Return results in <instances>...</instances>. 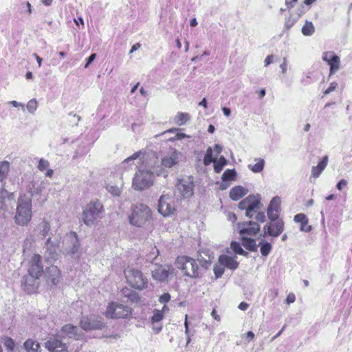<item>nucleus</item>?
Masks as SVG:
<instances>
[{
	"mask_svg": "<svg viewBox=\"0 0 352 352\" xmlns=\"http://www.w3.org/2000/svg\"><path fill=\"white\" fill-rule=\"evenodd\" d=\"M31 219L32 200L25 195H21L17 201L14 221L19 226H28Z\"/></svg>",
	"mask_w": 352,
	"mask_h": 352,
	"instance_id": "obj_1",
	"label": "nucleus"
},
{
	"mask_svg": "<svg viewBox=\"0 0 352 352\" xmlns=\"http://www.w3.org/2000/svg\"><path fill=\"white\" fill-rule=\"evenodd\" d=\"M151 218V209L145 204H137L131 207V214L129 216L131 224L142 227Z\"/></svg>",
	"mask_w": 352,
	"mask_h": 352,
	"instance_id": "obj_2",
	"label": "nucleus"
},
{
	"mask_svg": "<svg viewBox=\"0 0 352 352\" xmlns=\"http://www.w3.org/2000/svg\"><path fill=\"white\" fill-rule=\"evenodd\" d=\"M104 208L98 201H91L86 205L82 212V220L87 226H94L102 217Z\"/></svg>",
	"mask_w": 352,
	"mask_h": 352,
	"instance_id": "obj_3",
	"label": "nucleus"
},
{
	"mask_svg": "<svg viewBox=\"0 0 352 352\" xmlns=\"http://www.w3.org/2000/svg\"><path fill=\"white\" fill-rule=\"evenodd\" d=\"M176 266L181 270L186 276L196 278L199 275L197 261L188 256H178L176 260Z\"/></svg>",
	"mask_w": 352,
	"mask_h": 352,
	"instance_id": "obj_4",
	"label": "nucleus"
},
{
	"mask_svg": "<svg viewBox=\"0 0 352 352\" xmlns=\"http://www.w3.org/2000/svg\"><path fill=\"white\" fill-rule=\"evenodd\" d=\"M124 275L127 282L133 287L141 290L147 287L148 280L141 271L129 268L124 270Z\"/></svg>",
	"mask_w": 352,
	"mask_h": 352,
	"instance_id": "obj_5",
	"label": "nucleus"
},
{
	"mask_svg": "<svg viewBox=\"0 0 352 352\" xmlns=\"http://www.w3.org/2000/svg\"><path fill=\"white\" fill-rule=\"evenodd\" d=\"M154 175L148 170H139L133 179V187L135 190H142L153 185Z\"/></svg>",
	"mask_w": 352,
	"mask_h": 352,
	"instance_id": "obj_6",
	"label": "nucleus"
},
{
	"mask_svg": "<svg viewBox=\"0 0 352 352\" xmlns=\"http://www.w3.org/2000/svg\"><path fill=\"white\" fill-rule=\"evenodd\" d=\"M176 193L183 199H189L194 194V180L190 176H186L177 179L175 184Z\"/></svg>",
	"mask_w": 352,
	"mask_h": 352,
	"instance_id": "obj_7",
	"label": "nucleus"
},
{
	"mask_svg": "<svg viewBox=\"0 0 352 352\" xmlns=\"http://www.w3.org/2000/svg\"><path fill=\"white\" fill-rule=\"evenodd\" d=\"M104 314L108 318H125L131 314V309L126 305L113 302L109 305Z\"/></svg>",
	"mask_w": 352,
	"mask_h": 352,
	"instance_id": "obj_8",
	"label": "nucleus"
},
{
	"mask_svg": "<svg viewBox=\"0 0 352 352\" xmlns=\"http://www.w3.org/2000/svg\"><path fill=\"white\" fill-rule=\"evenodd\" d=\"M261 204V198L259 195H249L239 204V208L245 210V216L248 218H253L256 212V210Z\"/></svg>",
	"mask_w": 352,
	"mask_h": 352,
	"instance_id": "obj_9",
	"label": "nucleus"
},
{
	"mask_svg": "<svg viewBox=\"0 0 352 352\" xmlns=\"http://www.w3.org/2000/svg\"><path fill=\"white\" fill-rule=\"evenodd\" d=\"M64 243L65 253L74 258H78L80 254V243L76 234L71 232L67 234L64 240Z\"/></svg>",
	"mask_w": 352,
	"mask_h": 352,
	"instance_id": "obj_10",
	"label": "nucleus"
},
{
	"mask_svg": "<svg viewBox=\"0 0 352 352\" xmlns=\"http://www.w3.org/2000/svg\"><path fill=\"white\" fill-rule=\"evenodd\" d=\"M175 210L174 198L168 195H162L158 202V212L164 217L173 214Z\"/></svg>",
	"mask_w": 352,
	"mask_h": 352,
	"instance_id": "obj_11",
	"label": "nucleus"
},
{
	"mask_svg": "<svg viewBox=\"0 0 352 352\" xmlns=\"http://www.w3.org/2000/svg\"><path fill=\"white\" fill-rule=\"evenodd\" d=\"M80 327L85 331L102 329L105 324L101 317L91 316L90 317H82L80 322Z\"/></svg>",
	"mask_w": 352,
	"mask_h": 352,
	"instance_id": "obj_12",
	"label": "nucleus"
},
{
	"mask_svg": "<svg viewBox=\"0 0 352 352\" xmlns=\"http://www.w3.org/2000/svg\"><path fill=\"white\" fill-rule=\"evenodd\" d=\"M173 268L169 265H155L151 270L152 278L156 281L164 283L168 280Z\"/></svg>",
	"mask_w": 352,
	"mask_h": 352,
	"instance_id": "obj_13",
	"label": "nucleus"
},
{
	"mask_svg": "<svg viewBox=\"0 0 352 352\" xmlns=\"http://www.w3.org/2000/svg\"><path fill=\"white\" fill-rule=\"evenodd\" d=\"M284 230V222L283 220L272 221L263 227V236H278Z\"/></svg>",
	"mask_w": 352,
	"mask_h": 352,
	"instance_id": "obj_14",
	"label": "nucleus"
},
{
	"mask_svg": "<svg viewBox=\"0 0 352 352\" xmlns=\"http://www.w3.org/2000/svg\"><path fill=\"white\" fill-rule=\"evenodd\" d=\"M237 229L241 236H254L259 231L260 226L257 222L250 221L239 223Z\"/></svg>",
	"mask_w": 352,
	"mask_h": 352,
	"instance_id": "obj_15",
	"label": "nucleus"
},
{
	"mask_svg": "<svg viewBox=\"0 0 352 352\" xmlns=\"http://www.w3.org/2000/svg\"><path fill=\"white\" fill-rule=\"evenodd\" d=\"M14 204L13 193L2 190L0 192V210L3 212H10L13 208Z\"/></svg>",
	"mask_w": 352,
	"mask_h": 352,
	"instance_id": "obj_16",
	"label": "nucleus"
},
{
	"mask_svg": "<svg viewBox=\"0 0 352 352\" xmlns=\"http://www.w3.org/2000/svg\"><path fill=\"white\" fill-rule=\"evenodd\" d=\"M28 274L40 277L43 272L41 263V256L39 254H34L28 264Z\"/></svg>",
	"mask_w": 352,
	"mask_h": 352,
	"instance_id": "obj_17",
	"label": "nucleus"
},
{
	"mask_svg": "<svg viewBox=\"0 0 352 352\" xmlns=\"http://www.w3.org/2000/svg\"><path fill=\"white\" fill-rule=\"evenodd\" d=\"M322 60L330 66L329 75L334 74L340 68V60L333 52H325L322 54Z\"/></svg>",
	"mask_w": 352,
	"mask_h": 352,
	"instance_id": "obj_18",
	"label": "nucleus"
},
{
	"mask_svg": "<svg viewBox=\"0 0 352 352\" xmlns=\"http://www.w3.org/2000/svg\"><path fill=\"white\" fill-rule=\"evenodd\" d=\"M44 345L50 352H69L66 344L56 337L50 338Z\"/></svg>",
	"mask_w": 352,
	"mask_h": 352,
	"instance_id": "obj_19",
	"label": "nucleus"
},
{
	"mask_svg": "<svg viewBox=\"0 0 352 352\" xmlns=\"http://www.w3.org/2000/svg\"><path fill=\"white\" fill-rule=\"evenodd\" d=\"M45 257L47 262H52L58 258V245L57 243L52 241L51 237H49L45 243Z\"/></svg>",
	"mask_w": 352,
	"mask_h": 352,
	"instance_id": "obj_20",
	"label": "nucleus"
},
{
	"mask_svg": "<svg viewBox=\"0 0 352 352\" xmlns=\"http://www.w3.org/2000/svg\"><path fill=\"white\" fill-rule=\"evenodd\" d=\"M39 278L40 277L33 276L30 274L25 276L22 280V287H23V289L29 294L35 292L38 287V280Z\"/></svg>",
	"mask_w": 352,
	"mask_h": 352,
	"instance_id": "obj_21",
	"label": "nucleus"
},
{
	"mask_svg": "<svg viewBox=\"0 0 352 352\" xmlns=\"http://www.w3.org/2000/svg\"><path fill=\"white\" fill-rule=\"evenodd\" d=\"M45 276L47 283H51L53 285H56L60 280V271L56 265L48 267L45 272Z\"/></svg>",
	"mask_w": 352,
	"mask_h": 352,
	"instance_id": "obj_22",
	"label": "nucleus"
},
{
	"mask_svg": "<svg viewBox=\"0 0 352 352\" xmlns=\"http://www.w3.org/2000/svg\"><path fill=\"white\" fill-rule=\"evenodd\" d=\"M82 335L78 332L77 327L70 324L64 325L60 331V337L74 338L75 340H79Z\"/></svg>",
	"mask_w": 352,
	"mask_h": 352,
	"instance_id": "obj_23",
	"label": "nucleus"
},
{
	"mask_svg": "<svg viewBox=\"0 0 352 352\" xmlns=\"http://www.w3.org/2000/svg\"><path fill=\"white\" fill-rule=\"evenodd\" d=\"M179 153L175 149H171L170 152L162 158V165L165 168H171L179 162Z\"/></svg>",
	"mask_w": 352,
	"mask_h": 352,
	"instance_id": "obj_24",
	"label": "nucleus"
},
{
	"mask_svg": "<svg viewBox=\"0 0 352 352\" xmlns=\"http://www.w3.org/2000/svg\"><path fill=\"white\" fill-rule=\"evenodd\" d=\"M219 263L230 270H236L239 266V263L236 260V257L229 256L228 255H220L219 257Z\"/></svg>",
	"mask_w": 352,
	"mask_h": 352,
	"instance_id": "obj_25",
	"label": "nucleus"
},
{
	"mask_svg": "<svg viewBox=\"0 0 352 352\" xmlns=\"http://www.w3.org/2000/svg\"><path fill=\"white\" fill-rule=\"evenodd\" d=\"M329 158L328 156H324L322 160L316 166H313L311 169V176L317 178L318 177L322 172L325 169L328 164Z\"/></svg>",
	"mask_w": 352,
	"mask_h": 352,
	"instance_id": "obj_26",
	"label": "nucleus"
},
{
	"mask_svg": "<svg viewBox=\"0 0 352 352\" xmlns=\"http://www.w3.org/2000/svg\"><path fill=\"white\" fill-rule=\"evenodd\" d=\"M247 193V190L241 186H236L232 188L230 191V197L234 200L237 201L245 196Z\"/></svg>",
	"mask_w": 352,
	"mask_h": 352,
	"instance_id": "obj_27",
	"label": "nucleus"
},
{
	"mask_svg": "<svg viewBox=\"0 0 352 352\" xmlns=\"http://www.w3.org/2000/svg\"><path fill=\"white\" fill-rule=\"evenodd\" d=\"M23 348L27 352H41L40 344L33 339H28L23 343Z\"/></svg>",
	"mask_w": 352,
	"mask_h": 352,
	"instance_id": "obj_28",
	"label": "nucleus"
},
{
	"mask_svg": "<svg viewBox=\"0 0 352 352\" xmlns=\"http://www.w3.org/2000/svg\"><path fill=\"white\" fill-rule=\"evenodd\" d=\"M51 229L50 224L48 221L43 220L36 227V230L38 234L41 236L42 239L45 238Z\"/></svg>",
	"mask_w": 352,
	"mask_h": 352,
	"instance_id": "obj_29",
	"label": "nucleus"
},
{
	"mask_svg": "<svg viewBox=\"0 0 352 352\" xmlns=\"http://www.w3.org/2000/svg\"><path fill=\"white\" fill-rule=\"evenodd\" d=\"M49 167L50 162L47 160L43 158L39 160L37 168L41 172H44L46 170L45 175L46 177H51L54 174V170L51 168H49Z\"/></svg>",
	"mask_w": 352,
	"mask_h": 352,
	"instance_id": "obj_30",
	"label": "nucleus"
},
{
	"mask_svg": "<svg viewBox=\"0 0 352 352\" xmlns=\"http://www.w3.org/2000/svg\"><path fill=\"white\" fill-rule=\"evenodd\" d=\"M120 295L131 302H138L139 298L135 291L127 287H124L120 291Z\"/></svg>",
	"mask_w": 352,
	"mask_h": 352,
	"instance_id": "obj_31",
	"label": "nucleus"
},
{
	"mask_svg": "<svg viewBox=\"0 0 352 352\" xmlns=\"http://www.w3.org/2000/svg\"><path fill=\"white\" fill-rule=\"evenodd\" d=\"M254 164H248V168L254 173H258L263 171L265 166V160L262 158H255Z\"/></svg>",
	"mask_w": 352,
	"mask_h": 352,
	"instance_id": "obj_32",
	"label": "nucleus"
},
{
	"mask_svg": "<svg viewBox=\"0 0 352 352\" xmlns=\"http://www.w3.org/2000/svg\"><path fill=\"white\" fill-rule=\"evenodd\" d=\"M190 119V116L188 113L178 112L173 118L174 122L182 126L185 124Z\"/></svg>",
	"mask_w": 352,
	"mask_h": 352,
	"instance_id": "obj_33",
	"label": "nucleus"
},
{
	"mask_svg": "<svg viewBox=\"0 0 352 352\" xmlns=\"http://www.w3.org/2000/svg\"><path fill=\"white\" fill-rule=\"evenodd\" d=\"M243 246L250 251H255L256 248L255 240L247 237V236H241Z\"/></svg>",
	"mask_w": 352,
	"mask_h": 352,
	"instance_id": "obj_34",
	"label": "nucleus"
},
{
	"mask_svg": "<svg viewBox=\"0 0 352 352\" xmlns=\"http://www.w3.org/2000/svg\"><path fill=\"white\" fill-rule=\"evenodd\" d=\"M10 170V163L8 161L0 162V182H2L8 175Z\"/></svg>",
	"mask_w": 352,
	"mask_h": 352,
	"instance_id": "obj_35",
	"label": "nucleus"
},
{
	"mask_svg": "<svg viewBox=\"0 0 352 352\" xmlns=\"http://www.w3.org/2000/svg\"><path fill=\"white\" fill-rule=\"evenodd\" d=\"M259 245L261 246L260 251L262 256H267L269 255L272 248V245L269 242L262 240L259 243Z\"/></svg>",
	"mask_w": 352,
	"mask_h": 352,
	"instance_id": "obj_36",
	"label": "nucleus"
},
{
	"mask_svg": "<svg viewBox=\"0 0 352 352\" xmlns=\"http://www.w3.org/2000/svg\"><path fill=\"white\" fill-rule=\"evenodd\" d=\"M227 160L223 157L221 156L218 161L215 160V162H214V170L217 173H219L223 168L227 164Z\"/></svg>",
	"mask_w": 352,
	"mask_h": 352,
	"instance_id": "obj_37",
	"label": "nucleus"
},
{
	"mask_svg": "<svg viewBox=\"0 0 352 352\" xmlns=\"http://www.w3.org/2000/svg\"><path fill=\"white\" fill-rule=\"evenodd\" d=\"M314 26L310 21H306L302 28V33L305 36H311L314 33Z\"/></svg>",
	"mask_w": 352,
	"mask_h": 352,
	"instance_id": "obj_38",
	"label": "nucleus"
},
{
	"mask_svg": "<svg viewBox=\"0 0 352 352\" xmlns=\"http://www.w3.org/2000/svg\"><path fill=\"white\" fill-rule=\"evenodd\" d=\"M230 248L236 253L240 255L247 256L248 253L243 250L239 243L232 241L230 244Z\"/></svg>",
	"mask_w": 352,
	"mask_h": 352,
	"instance_id": "obj_39",
	"label": "nucleus"
},
{
	"mask_svg": "<svg viewBox=\"0 0 352 352\" xmlns=\"http://www.w3.org/2000/svg\"><path fill=\"white\" fill-rule=\"evenodd\" d=\"M236 175L234 169H227L222 175L221 179L223 182H229L233 180Z\"/></svg>",
	"mask_w": 352,
	"mask_h": 352,
	"instance_id": "obj_40",
	"label": "nucleus"
},
{
	"mask_svg": "<svg viewBox=\"0 0 352 352\" xmlns=\"http://www.w3.org/2000/svg\"><path fill=\"white\" fill-rule=\"evenodd\" d=\"M214 158H212V149L211 147H208L206 150V153L204 157V164L206 166L209 165L212 162H215Z\"/></svg>",
	"mask_w": 352,
	"mask_h": 352,
	"instance_id": "obj_41",
	"label": "nucleus"
},
{
	"mask_svg": "<svg viewBox=\"0 0 352 352\" xmlns=\"http://www.w3.org/2000/svg\"><path fill=\"white\" fill-rule=\"evenodd\" d=\"M280 204V199L279 197H274L270 201L268 208L269 209H273L274 210L279 211Z\"/></svg>",
	"mask_w": 352,
	"mask_h": 352,
	"instance_id": "obj_42",
	"label": "nucleus"
},
{
	"mask_svg": "<svg viewBox=\"0 0 352 352\" xmlns=\"http://www.w3.org/2000/svg\"><path fill=\"white\" fill-rule=\"evenodd\" d=\"M106 189L114 196H119L121 192V189L118 186L111 185L109 184L106 185Z\"/></svg>",
	"mask_w": 352,
	"mask_h": 352,
	"instance_id": "obj_43",
	"label": "nucleus"
},
{
	"mask_svg": "<svg viewBox=\"0 0 352 352\" xmlns=\"http://www.w3.org/2000/svg\"><path fill=\"white\" fill-rule=\"evenodd\" d=\"M267 214L270 221L282 220L281 219L278 218L279 211L267 208Z\"/></svg>",
	"mask_w": 352,
	"mask_h": 352,
	"instance_id": "obj_44",
	"label": "nucleus"
},
{
	"mask_svg": "<svg viewBox=\"0 0 352 352\" xmlns=\"http://www.w3.org/2000/svg\"><path fill=\"white\" fill-rule=\"evenodd\" d=\"M164 318V314L162 311L155 309L153 316L151 318L152 323H157L160 322Z\"/></svg>",
	"mask_w": 352,
	"mask_h": 352,
	"instance_id": "obj_45",
	"label": "nucleus"
},
{
	"mask_svg": "<svg viewBox=\"0 0 352 352\" xmlns=\"http://www.w3.org/2000/svg\"><path fill=\"white\" fill-rule=\"evenodd\" d=\"M141 155V151L136 152L133 153L130 157H127L122 162V165L125 166V164H131L132 162H134V160H137Z\"/></svg>",
	"mask_w": 352,
	"mask_h": 352,
	"instance_id": "obj_46",
	"label": "nucleus"
},
{
	"mask_svg": "<svg viewBox=\"0 0 352 352\" xmlns=\"http://www.w3.org/2000/svg\"><path fill=\"white\" fill-rule=\"evenodd\" d=\"M33 243L34 240L32 238H27L25 239L23 244V250L24 254L30 251V248Z\"/></svg>",
	"mask_w": 352,
	"mask_h": 352,
	"instance_id": "obj_47",
	"label": "nucleus"
},
{
	"mask_svg": "<svg viewBox=\"0 0 352 352\" xmlns=\"http://www.w3.org/2000/svg\"><path fill=\"white\" fill-rule=\"evenodd\" d=\"M37 109V102L35 99L30 100L27 104V109L28 111L33 113Z\"/></svg>",
	"mask_w": 352,
	"mask_h": 352,
	"instance_id": "obj_48",
	"label": "nucleus"
},
{
	"mask_svg": "<svg viewBox=\"0 0 352 352\" xmlns=\"http://www.w3.org/2000/svg\"><path fill=\"white\" fill-rule=\"evenodd\" d=\"M3 344L7 348V349L9 351H12L15 346L14 340L9 337H6L4 338Z\"/></svg>",
	"mask_w": 352,
	"mask_h": 352,
	"instance_id": "obj_49",
	"label": "nucleus"
},
{
	"mask_svg": "<svg viewBox=\"0 0 352 352\" xmlns=\"http://www.w3.org/2000/svg\"><path fill=\"white\" fill-rule=\"evenodd\" d=\"M224 266L220 265H215L214 267L213 271L216 276V278H220L224 273Z\"/></svg>",
	"mask_w": 352,
	"mask_h": 352,
	"instance_id": "obj_50",
	"label": "nucleus"
},
{
	"mask_svg": "<svg viewBox=\"0 0 352 352\" xmlns=\"http://www.w3.org/2000/svg\"><path fill=\"white\" fill-rule=\"evenodd\" d=\"M307 219V218L305 214H304L302 213H300V214H297L294 216V220L296 222L300 223L301 224L302 223H305Z\"/></svg>",
	"mask_w": 352,
	"mask_h": 352,
	"instance_id": "obj_51",
	"label": "nucleus"
},
{
	"mask_svg": "<svg viewBox=\"0 0 352 352\" xmlns=\"http://www.w3.org/2000/svg\"><path fill=\"white\" fill-rule=\"evenodd\" d=\"M158 255H159V250H158V249H157L156 247H154L152 248L151 252L148 255L147 259L153 261L157 257Z\"/></svg>",
	"mask_w": 352,
	"mask_h": 352,
	"instance_id": "obj_52",
	"label": "nucleus"
},
{
	"mask_svg": "<svg viewBox=\"0 0 352 352\" xmlns=\"http://www.w3.org/2000/svg\"><path fill=\"white\" fill-rule=\"evenodd\" d=\"M170 300V295L168 293H164L160 296L159 302L162 304L167 303Z\"/></svg>",
	"mask_w": 352,
	"mask_h": 352,
	"instance_id": "obj_53",
	"label": "nucleus"
},
{
	"mask_svg": "<svg viewBox=\"0 0 352 352\" xmlns=\"http://www.w3.org/2000/svg\"><path fill=\"white\" fill-rule=\"evenodd\" d=\"M256 215L254 217V219L258 221V222H261V223H263L265 221V214L263 212H256Z\"/></svg>",
	"mask_w": 352,
	"mask_h": 352,
	"instance_id": "obj_54",
	"label": "nucleus"
},
{
	"mask_svg": "<svg viewBox=\"0 0 352 352\" xmlns=\"http://www.w3.org/2000/svg\"><path fill=\"white\" fill-rule=\"evenodd\" d=\"M338 87V83L333 82L330 84L329 87L324 91V94H329L331 91H334Z\"/></svg>",
	"mask_w": 352,
	"mask_h": 352,
	"instance_id": "obj_55",
	"label": "nucleus"
},
{
	"mask_svg": "<svg viewBox=\"0 0 352 352\" xmlns=\"http://www.w3.org/2000/svg\"><path fill=\"white\" fill-rule=\"evenodd\" d=\"M300 229L301 231L305 232H308L311 231V226L308 225V219H306L305 223H302L300 224Z\"/></svg>",
	"mask_w": 352,
	"mask_h": 352,
	"instance_id": "obj_56",
	"label": "nucleus"
},
{
	"mask_svg": "<svg viewBox=\"0 0 352 352\" xmlns=\"http://www.w3.org/2000/svg\"><path fill=\"white\" fill-rule=\"evenodd\" d=\"M347 181L342 179L337 184L336 188L338 190H342L344 187L347 186Z\"/></svg>",
	"mask_w": 352,
	"mask_h": 352,
	"instance_id": "obj_57",
	"label": "nucleus"
},
{
	"mask_svg": "<svg viewBox=\"0 0 352 352\" xmlns=\"http://www.w3.org/2000/svg\"><path fill=\"white\" fill-rule=\"evenodd\" d=\"M152 329L155 333H159L162 331V326L159 322L153 323Z\"/></svg>",
	"mask_w": 352,
	"mask_h": 352,
	"instance_id": "obj_58",
	"label": "nucleus"
},
{
	"mask_svg": "<svg viewBox=\"0 0 352 352\" xmlns=\"http://www.w3.org/2000/svg\"><path fill=\"white\" fill-rule=\"evenodd\" d=\"M296 300V296L293 293H290L288 294L286 298V302L289 305L291 303L294 302Z\"/></svg>",
	"mask_w": 352,
	"mask_h": 352,
	"instance_id": "obj_59",
	"label": "nucleus"
},
{
	"mask_svg": "<svg viewBox=\"0 0 352 352\" xmlns=\"http://www.w3.org/2000/svg\"><path fill=\"white\" fill-rule=\"evenodd\" d=\"M96 54H91L87 60V63L85 65V68H87L89 65L96 58Z\"/></svg>",
	"mask_w": 352,
	"mask_h": 352,
	"instance_id": "obj_60",
	"label": "nucleus"
},
{
	"mask_svg": "<svg viewBox=\"0 0 352 352\" xmlns=\"http://www.w3.org/2000/svg\"><path fill=\"white\" fill-rule=\"evenodd\" d=\"M199 263L201 265L207 269L210 265V261L209 260L206 259H199Z\"/></svg>",
	"mask_w": 352,
	"mask_h": 352,
	"instance_id": "obj_61",
	"label": "nucleus"
},
{
	"mask_svg": "<svg viewBox=\"0 0 352 352\" xmlns=\"http://www.w3.org/2000/svg\"><path fill=\"white\" fill-rule=\"evenodd\" d=\"M22 6H23V7L26 8V10L24 12L30 15L32 13L31 4L29 2H25L24 3H22Z\"/></svg>",
	"mask_w": 352,
	"mask_h": 352,
	"instance_id": "obj_62",
	"label": "nucleus"
},
{
	"mask_svg": "<svg viewBox=\"0 0 352 352\" xmlns=\"http://www.w3.org/2000/svg\"><path fill=\"white\" fill-rule=\"evenodd\" d=\"M274 60V56L272 54L267 56L265 59V66L267 67L270 65Z\"/></svg>",
	"mask_w": 352,
	"mask_h": 352,
	"instance_id": "obj_63",
	"label": "nucleus"
},
{
	"mask_svg": "<svg viewBox=\"0 0 352 352\" xmlns=\"http://www.w3.org/2000/svg\"><path fill=\"white\" fill-rule=\"evenodd\" d=\"M280 68L281 69L283 74H285L287 72V65L286 58H283V63L280 65Z\"/></svg>",
	"mask_w": 352,
	"mask_h": 352,
	"instance_id": "obj_64",
	"label": "nucleus"
}]
</instances>
